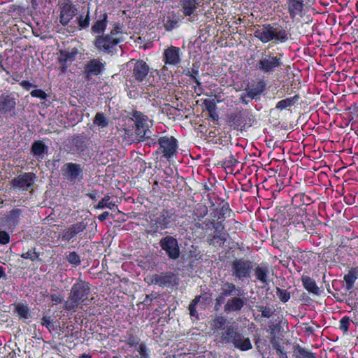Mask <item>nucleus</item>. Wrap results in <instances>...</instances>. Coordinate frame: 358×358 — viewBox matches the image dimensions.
<instances>
[{
  "label": "nucleus",
  "mask_w": 358,
  "mask_h": 358,
  "mask_svg": "<svg viewBox=\"0 0 358 358\" xmlns=\"http://www.w3.org/2000/svg\"><path fill=\"white\" fill-rule=\"evenodd\" d=\"M296 358H317L315 354L302 347H299L295 352Z\"/></svg>",
  "instance_id": "a18cd8bd"
},
{
  "label": "nucleus",
  "mask_w": 358,
  "mask_h": 358,
  "mask_svg": "<svg viewBox=\"0 0 358 358\" xmlns=\"http://www.w3.org/2000/svg\"><path fill=\"white\" fill-rule=\"evenodd\" d=\"M257 308V310L262 313V317L264 318H270L275 313V309L268 306H259Z\"/></svg>",
  "instance_id": "3c124183"
},
{
  "label": "nucleus",
  "mask_w": 358,
  "mask_h": 358,
  "mask_svg": "<svg viewBox=\"0 0 358 358\" xmlns=\"http://www.w3.org/2000/svg\"><path fill=\"white\" fill-rule=\"evenodd\" d=\"M301 280L304 289L309 293H312L315 295H318L320 294L319 287L314 279L311 278L308 275H303Z\"/></svg>",
  "instance_id": "473e14b6"
},
{
  "label": "nucleus",
  "mask_w": 358,
  "mask_h": 358,
  "mask_svg": "<svg viewBox=\"0 0 358 358\" xmlns=\"http://www.w3.org/2000/svg\"><path fill=\"white\" fill-rule=\"evenodd\" d=\"M301 96L299 94H296L293 96L287 97L286 99H282L277 102L275 104V109L279 110H283L285 109H289V108L294 106L299 99Z\"/></svg>",
  "instance_id": "7c9ffc66"
},
{
  "label": "nucleus",
  "mask_w": 358,
  "mask_h": 358,
  "mask_svg": "<svg viewBox=\"0 0 358 358\" xmlns=\"http://www.w3.org/2000/svg\"><path fill=\"white\" fill-rule=\"evenodd\" d=\"M348 305L352 307V310L355 311L354 314L358 313V291L355 293V298L350 299Z\"/></svg>",
  "instance_id": "bf43d9fd"
},
{
  "label": "nucleus",
  "mask_w": 358,
  "mask_h": 358,
  "mask_svg": "<svg viewBox=\"0 0 358 358\" xmlns=\"http://www.w3.org/2000/svg\"><path fill=\"white\" fill-rule=\"evenodd\" d=\"M131 121L133 122L131 127H129L124 129V134H122V137L127 143L131 144L150 137L151 134L149 129L150 121L147 117L140 112L134 111Z\"/></svg>",
  "instance_id": "f03ea898"
},
{
  "label": "nucleus",
  "mask_w": 358,
  "mask_h": 358,
  "mask_svg": "<svg viewBox=\"0 0 358 358\" xmlns=\"http://www.w3.org/2000/svg\"><path fill=\"white\" fill-rule=\"evenodd\" d=\"M61 170L64 178L71 182L76 183L83 180V167L79 164L67 162L62 166Z\"/></svg>",
  "instance_id": "9d476101"
},
{
  "label": "nucleus",
  "mask_w": 358,
  "mask_h": 358,
  "mask_svg": "<svg viewBox=\"0 0 358 358\" xmlns=\"http://www.w3.org/2000/svg\"><path fill=\"white\" fill-rule=\"evenodd\" d=\"M351 320L348 316H343L339 321V329L346 334L349 330Z\"/></svg>",
  "instance_id": "5fc2aeb1"
},
{
  "label": "nucleus",
  "mask_w": 358,
  "mask_h": 358,
  "mask_svg": "<svg viewBox=\"0 0 358 358\" xmlns=\"http://www.w3.org/2000/svg\"><path fill=\"white\" fill-rule=\"evenodd\" d=\"M160 13L163 15L162 21L166 31H171L178 27V22L176 17L173 10H170L169 13Z\"/></svg>",
  "instance_id": "c85d7f7f"
},
{
  "label": "nucleus",
  "mask_w": 358,
  "mask_h": 358,
  "mask_svg": "<svg viewBox=\"0 0 358 358\" xmlns=\"http://www.w3.org/2000/svg\"><path fill=\"white\" fill-rule=\"evenodd\" d=\"M78 50L75 48L71 50H61L60 55L59 57V69L62 72H65L68 66L74 61Z\"/></svg>",
  "instance_id": "4be33fe9"
},
{
  "label": "nucleus",
  "mask_w": 358,
  "mask_h": 358,
  "mask_svg": "<svg viewBox=\"0 0 358 358\" xmlns=\"http://www.w3.org/2000/svg\"><path fill=\"white\" fill-rule=\"evenodd\" d=\"M59 22L63 25H67L77 14L78 8L71 1H64L59 4Z\"/></svg>",
  "instance_id": "f8f14e48"
},
{
  "label": "nucleus",
  "mask_w": 358,
  "mask_h": 358,
  "mask_svg": "<svg viewBox=\"0 0 358 358\" xmlns=\"http://www.w3.org/2000/svg\"><path fill=\"white\" fill-rule=\"evenodd\" d=\"M36 176L33 173H24L19 175L12 180L11 184L13 188L27 191L34 183Z\"/></svg>",
  "instance_id": "2eb2a0df"
},
{
  "label": "nucleus",
  "mask_w": 358,
  "mask_h": 358,
  "mask_svg": "<svg viewBox=\"0 0 358 358\" xmlns=\"http://www.w3.org/2000/svg\"><path fill=\"white\" fill-rule=\"evenodd\" d=\"M159 245L170 259L175 260L179 257L180 253V247L178 241L176 238L171 236H166L160 240Z\"/></svg>",
  "instance_id": "9b49d317"
},
{
  "label": "nucleus",
  "mask_w": 358,
  "mask_h": 358,
  "mask_svg": "<svg viewBox=\"0 0 358 358\" xmlns=\"http://www.w3.org/2000/svg\"><path fill=\"white\" fill-rule=\"evenodd\" d=\"M303 198H305L304 193L296 194L292 199V205L294 206V208H299L301 206L305 205Z\"/></svg>",
  "instance_id": "603ef678"
},
{
  "label": "nucleus",
  "mask_w": 358,
  "mask_h": 358,
  "mask_svg": "<svg viewBox=\"0 0 358 358\" xmlns=\"http://www.w3.org/2000/svg\"><path fill=\"white\" fill-rule=\"evenodd\" d=\"M16 99L11 94H2L0 96V114L6 115L10 114L15 115V109L16 106Z\"/></svg>",
  "instance_id": "dca6fc26"
},
{
  "label": "nucleus",
  "mask_w": 358,
  "mask_h": 358,
  "mask_svg": "<svg viewBox=\"0 0 358 358\" xmlns=\"http://www.w3.org/2000/svg\"><path fill=\"white\" fill-rule=\"evenodd\" d=\"M176 282V277L171 273H162L158 275V285L163 287L173 286Z\"/></svg>",
  "instance_id": "4c0bfd02"
},
{
  "label": "nucleus",
  "mask_w": 358,
  "mask_h": 358,
  "mask_svg": "<svg viewBox=\"0 0 358 358\" xmlns=\"http://www.w3.org/2000/svg\"><path fill=\"white\" fill-rule=\"evenodd\" d=\"M77 20L80 30L87 28L90 25V10H87L85 16L82 15H79V17H77Z\"/></svg>",
  "instance_id": "09e8293b"
},
{
  "label": "nucleus",
  "mask_w": 358,
  "mask_h": 358,
  "mask_svg": "<svg viewBox=\"0 0 358 358\" xmlns=\"http://www.w3.org/2000/svg\"><path fill=\"white\" fill-rule=\"evenodd\" d=\"M178 141L171 134L158 126V155L162 160L173 161L178 153Z\"/></svg>",
  "instance_id": "7ed1b4c3"
},
{
  "label": "nucleus",
  "mask_w": 358,
  "mask_h": 358,
  "mask_svg": "<svg viewBox=\"0 0 358 358\" xmlns=\"http://www.w3.org/2000/svg\"><path fill=\"white\" fill-rule=\"evenodd\" d=\"M238 334L239 331L236 328L231 325H229L224 330L219 334L220 342L226 344H233L234 342V341Z\"/></svg>",
  "instance_id": "a878e982"
},
{
  "label": "nucleus",
  "mask_w": 358,
  "mask_h": 358,
  "mask_svg": "<svg viewBox=\"0 0 358 358\" xmlns=\"http://www.w3.org/2000/svg\"><path fill=\"white\" fill-rule=\"evenodd\" d=\"M31 95L33 97L40 98L41 99H46V94L42 90H34L31 92Z\"/></svg>",
  "instance_id": "e2e57ef3"
},
{
  "label": "nucleus",
  "mask_w": 358,
  "mask_h": 358,
  "mask_svg": "<svg viewBox=\"0 0 358 358\" xmlns=\"http://www.w3.org/2000/svg\"><path fill=\"white\" fill-rule=\"evenodd\" d=\"M175 2L173 0H158V8H160V13H169L173 10Z\"/></svg>",
  "instance_id": "79ce46f5"
},
{
  "label": "nucleus",
  "mask_w": 358,
  "mask_h": 358,
  "mask_svg": "<svg viewBox=\"0 0 358 358\" xmlns=\"http://www.w3.org/2000/svg\"><path fill=\"white\" fill-rule=\"evenodd\" d=\"M22 213V210L20 208H14L8 213L6 222L10 228L15 227L19 223Z\"/></svg>",
  "instance_id": "f704fd0d"
},
{
  "label": "nucleus",
  "mask_w": 358,
  "mask_h": 358,
  "mask_svg": "<svg viewBox=\"0 0 358 358\" xmlns=\"http://www.w3.org/2000/svg\"><path fill=\"white\" fill-rule=\"evenodd\" d=\"M86 227L87 224L83 222H80L72 224L70 227L63 231L62 240L69 241L78 234L83 232L86 229Z\"/></svg>",
  "instance_id": "5701e85b"
},
{
  "label": "nucleus",
  "mask_w": 358,
  "mask_h": 358,
  "mask_svg": "<svg viewBox=\"0 0 358 358\" xmlns=\"http://www.w3.org/2000/svg\"><path fill=\"white\" fill-rule=\"evenodd\" d=\"M245 305V300L241 296H235L228 299L224 306V310L226 313H233L240 311Z\"/></svg>",
  "instance_id": "b1692460"
},
{
  "label": "nucleus",
  "mask_w": 358,
  "mask_h": 358,
  "mask_svg": "<svg viewBox=\"0 0 358 358\" xmlns=\"http://www.w3.org/2000/svg\"><path fill=\"white\" fill-rule=\"evenodd\" d=\"M90 287L89 283L80 280L71 287L64 308L69 311H76L80 305L84 304L88 299Z\"/></svg>",
  "instance_id": "39448f33"
},
{
  "label": "nucleus",
  "mask_w": 358,
  "mask_h": 358,
  "mask_svg": "<svg viewBox=\"0 0 358 358\" xmlns=\"http://www.w3.org/2000/svg\"><path fill=\"white\" fill-rule=\"evenodd\" d=\"M50 299L53 305H57L62 303L63 296L61 294H53L50 295Z\"/></svg>",
  "instance_id": "0e129e2a"
},
{
  "label": "nucleus",
  "mask_w": 358,
  "mask_h": 358,
  "mask_svg": "<svg viewBox=\"0 0 358 358\" xmlns=\"http://www.w3.org/2000/svg\"><path fill=\"white\" fill-rule=\"evenodd\" d=\"M269 270L266 266L262 264L257 266L255 269V275L257 280L266 284L268 280Z\"/></svg>",
  "instance_id": "c9c22d12"
},
{
  "label": "nucleus",
  "mask_w": 358,
  "mask_h": 358,
  "mask_svg": "<svg viewBox=\"0 0 358 358\" xmlns=\"http://www.w3.org/2000/svg\"><path fill=\"white\" fill-rule=\"evenodd\" d=\"M94 124L100 128H105L108 125V120L103 113H98L94 119Z\"/></svg>",
  "instance_id": "c03bdc74"
},
{
  "label": "nucleus",
  "mask_w": 358,
  "mask_h": 358,
  "mask_svg": "<svg viewBox=\"0 0 358 358\" xmlns=\"http://www.w3.org/2000/svg\"><path fill=\"white\" fill-rule=\"evenodd\" d=\"M176 215L173 210H164L161 212L160 216L158 217V224L162 229H166L176 219Z\"/></svg>",
  "instance_id": "cd10ccee"
},
{
  "label": "nucleus",
  "mask_w": 358,
  "mask_h": 358,
  "mask_svg": "<svg viewBox=\"0 0 358 358\" xmlns=\"http://www.w3.org/2000/svg\"><path fill=\"white\" fill-rule=\"evenodd\" d=\"M121 32L120 28L119 27H115L113 29L110 31L109 34L106 36H111V38H120L117 37V35Z\"/></svg>",
  "instance_id": "69168bd1"
},
{
  "label": "nucleus",
  "mask_w": 358,
  "mask_h": 358,
  "mask_svg": "<svg viewBox=\"0 0 358 358\" xmlns=\"http://www.w3.org/2000/svg\"><path fill=\"white\" fill-rule=\"evenodd\" d=\"M231 212L232 210L229 207V203L223 200L222 204L214 208L210 215L214 219L217 220H224L227 217H230Z\"/></svg>",
  "instance_id": "393cba45"
},
{
  "label": "nucleus",
  "mask_w": 358,
  "mask_h": 358,
  "mask_svg": "<svg viewBox=\"0 0 358 358\" xmlns=\"http://www.w3.org/2000/svg\"><path fill=\"white\" fill-rule=\"evenodd\" d=\"M212 224L213 228L215 229V234H209L207 238V242L210 245L215 247H222L227 241V234L223 231L224 226L222 221L215 222L213 219L212 221H208Z\"/></svg>",
  "instance_id": "1a4fd4ad"
},
{
  "label": "nucleus",
  "mask_w": 358,
  "mask_h": 358,
  "mask_svg": "<svg viewBox=\"0 0 358 358\" xmlns=\"http://www.w3.org/2000/svg\"><path fill=\"white\" fill-rule=\"evenodd\" d=\"M68 262L75 266H79L81 263L80 257L76 252H71L66 256Z\"/></svg>",
  "instance_id": "864d4df0"
},
{
  "label": "nucleus",
  "mask_w": 358,
  "mask_h": 358,
  "mask_svg": "<svg viewBox=\"0 0 358 358\" xmlns=\"http://www.w3.org/2000/svg\"><path fill=\"white\" fill-rule=\"evenodd\" d=\"M10 242V236L5 231H0V244L6 245Z\"/></svg>",
  "instance_id": "680f3d73"
},
{
  "label": "nucleus",
  "mask_w": 358,
  "mask_h": 358,
  "mask_svg": "<svg viewBox=\"0 0 358 358\" xmlns=\"http://www.w3.org/2000/svg\"><path fill=\"white\" fill-rule=\"evenodd\" d=\"M15 311L17 315L24 318L28 319L30 317L29 309L27 306L24 304H17L15 306Z\"/></svg>",
  "instance_id": "de8ad7c7"
},
{
  "label": "nucleus",
  "mask_w": 358,
  "mask_h": 358,
  "mask_svg": "<svg viewBox=\"0 0 358 358\" xmlns=\"http://www.w3.org/2000/svg\"><path fill=\"white\" fill-rule=\"evenodd\" d=\"M48 148L41 141L34 142L31 152L37 159H43L47 153Z\"/></svg>",
  "instance_id": "72a5a7b5"
},
{
  "label": "nucleus",
  "mask_w": 358,
  "mask_h": 358,
  "mask_svg": "<svg viewBox=\"0 0 358 358\" xmlns=\"http://www.w3.org/2000/svg\"><path fill=\"white\" fill-rule=\"evenodd\" d=\"M266 83L264 80H259L256 84L248 83L245 88V96H248L251 100L257 99L266 89Z\"/></svg>",
  "instance_id": "aec40b11"
},
{
  "label": "nucleus",
  "mask_w": 358,
  "mask_h": 358,
  "mask_svg": "<svg viewBox=\"0 0 358 358\" xmlns=\"http://www.w3.org/2000/svg\"><path fill=\"white\" fill-rule=\"evenodd\" d=\"M120 41V38H111V36H99L95 39L94 45L98 50L111 54Z\"/></svg>",
  "instance_id": "4468645a"
},
{
  "label": "nucleus",
  "mask_w": 358,
  "mask_h": 358,
  "mask_svg": "<svg viewBox=\"0 0 358 358\" xmlns=\"http://www.w3.org/2000/svg\"><path fill=\"white\" fill-rule=\"evenodd\" d=\"M21 257L24 259H29L31 262L41 260L39 259V253L36 251V248L29 250L27 252L22 253Z\"/></svg>",
  "instance_id": "8fccbe9b"
},
{
  "label": "nucleus",
  "mask_w": 358,
  "mask_h": 358,
  "mask_svg": "<svg viewBox=\"0 0 358 358\" xmlns=\"http://www.w3.org/2000/svg\"><path fill=\"white\" fill-rule=\"evenodd\" d=\"M228 324L229 322L227 318L222 315H217L211 320L210 328L214 334L217 333L219 334L220 331H223L227 328Z\"/></svg>",
  "instance_id": "2f4dec72"
},
{
  "label": "nucleus",
  "mask_w": 358,
  "mask_h": 358,
  "mask_svg": "<svg viewBox=\"0 0 358 358\" xmlns=\"http://www.w3.org/2000/svg\"><path fill=\"white\" fill-rule=\"evenodd\" d=\"M282 7L287 10L292 22L300 23L306 14V7L303 0H285Z\"/></svg>",
  "instance_id": "0eeeda50"
},
{
  "label": "nucleus",
  "mask_w": 358,
  "mask_h": 358,
  "mask_svg": "<svg viewBox=\"0 0 358 358\" xmlns=\"http://www.w3.org/2000/svg\"><path fill=\"white\" fill-rule=\"evenodd\" d=\"M243 295V289L242 287L236 286L234 283L224 281L222 282L220 287V294L218 299H216V304L220 305L219 302L220 300H224L227 297H234L235 296H242Z\"/></svg>",
  "instance_id": "ddd939ff"
},
{
  "label": "nucleus",
  "mask_w": 358,
  "mask_h": 358,
  "mask_svg": "<svg viewBox=\"0 0 358 358\" xmlns=\"http://www.w3.org/2000/svg\"><path fill=\"white\" fill-rule=\"evenodd\" d=\"M20 85L27 90H29L34 85L29 81L22 80Z\"/></svg>",
  "instance_id": "774afa93"
},
{
  "label": "nucleus",
  "mask_w": 358,
  "mask_h": 358,
  "mask_svg": "<svg viewBox=\"0 0 358 358\" xmlns=\"http://www.w3.org/2000/svg\"><path fill=\"white\" fill-rule=\"evenodd\" d=\"M205 109L208 111L209 113H215L216 110V105L213 100L205 99L203 101Z\"/></svg>",
  "instance_id": "4d7b16f0"
},
{
  "label": "nucleus",
  "mask_w": 358,
  "mask_h": 358,
  "mask_svg": "<svg viewBox=\"0 0 358 358\" xmlns=\"http://www.w3.org/2000/svg\"><path fill=\"white\" fill-rule=\"evenodd\" d=\"M252 121H253L252 115L248 109L239 110L228 117L229 124L234 130L243 131L247 124L252 125Z\"/></svg>",
  "instance_id": "423d86ee"
},
{
  "label": "nucleus",
  "mask_w": 358,
  "mask_h": 358,
  "mask_svg": "<svg viewBox=\"0 0 358 358\" xmlns=\"http://www.w3.org/2000/svg\"><path fill=\"white\" fill-rule=\"evenodd\" d=\"M232 275L238 280L250 278L252 262L249 259H235L231 262Z\"/></svg>",
  "instance_id": "6e6552de"
},
{
  "label": "nucleus",
  "mask_w": 358,
  "mask_h": 358,
  "mask_svg": "<svg viewBox=\"0 0 358 358\" xmlns=\"http://www.w3.org/2000/svg\"><path fill=\"white\" fill-rule=\"evenodd\" d=\"M222 167L225 169H230L233 171L234 168L237 165L238 161L230 154L229 156L226 157L223 161L221 162Z\"/></svg>",
  "instance_id": "37998d69"
},
{
  "label": "nucleus",
  "mask_w": 358,
  "mask_h": 358,
  "mask_svg": "<svg viewBox=\"0 0 358 358\" xmlns=\"http://www.w3.org/2000/svg\"><path fill=\"white\" fill-rule=\"evenodd\" d=\"M41 324L49 330V331H51L52 329H55L50 316H43L41 319Z\"/></svg>",
  "instance_id": "13d9d810"
},
{
  "label": "nucleus",
  "mask_w": 358,
  "mask_h": 358,
  "mask_svg": "<svg viewBox=\"0 0 358 358\" xmlns=\"http://www.w3.org/2000/svg\"><path fill=\"white\" fill-rule=\"evenodd\" d=\"M208 213L207 207L205 205L198 203L193 210V219L201 221Z\"/></svg>",
  "instance_id": "58836bf2"
},
{
  "label": "nucleus",
  "mask_w": 358,
  "mask_h": 358,
  "mask_svg": "<svg viewBox=\"0 0 358 358\" xmlns=\"http://www.w3.org/2000/svg\"><path fill=\"white\" fill-rule=\"evenodd\" d=\"M358 279V265L350 267L348 273L344 275L343 280L345 282V289L348 291L351 290L354 286L356 280Z\"/></svg>",
  "instance_id": "bb28decb"
},
{
  "label": "nucleus",
  "mask_w": 358,
  "mask_h": 358,
  "mask_svg": "<svg viewBox=\"0 0 358 358\" xmlns=\"http://www.w3.org/2000/svg\"><path fill=\"white\" fill-rule=\"evenodd\" d=\"M163 61L167 65H178L180 62V48L171 45L166 49L163 53Z\"/></svg>",
  "instance_id": "412c9836"
},
{
  "label": "nucleus",
  "mask_w": 358,
  "mask_h": 358,
  "mask_svg": "<svg viewBox=\"0 0 358 358\" xmlns=\"http://www.w3.org/2000/svg\"><path fill=\"white\" fill-rule=\"evenodd\" d=\"M275 292L278 298L282 303H287L291 298V294L287 289L276 287Z\"/></svg>",
  "instance_id": "49530a36"
},
{
  "label": "nucleus",
  "mask_w": 358,
  "mask_h": 358,
  "mask_svg": "<svg viewBox=\"0 0 358 358\" xmlns=\"http://www.w3.org/2000/svg\"><path fill=\"white\" fill-rule=\"evenodd\" d=\"M303 325L304 326V332L308 335L313 334L315 329L313 327L310 326L308 323H303Z\"/></svg>",
  "instance_id": "338daca9"
},
{
  "label": "nucleus",
  "mask_w": 358,
  "mask_h": 358,
  "mask_svg": "<svg viewBox=\"0 0 358 358\" xmlns=\"http://www.w3.org/2000/svg\"><path fill=\"white\" fill-rule=\"evenodd\" d=\"M137 351L138 352L141 358H150L149 354L147 352L146 346L144 344H139Z\"/></svg>",
  "instance_id": "052dcab7"
},
{
  "label": "nucleus",
  "mask_w": 358,
  "mask_h": 358,
  "mask_svg": "<svg viewBox=\"0 0 358 358\" xmlns=\"http://www.w3.org/2000/svg\"><path fill=\"white\" fill-rule=\"evenodd\" d=\"M108 23L107 15L106 13L100 16V18L92 25V31L94 34H103Z\"/></svg>",
  "instance_id": "e433bc0d"
},
{
  "label": "nucleus",
  "mask_w": 358,
  "mask_h": 358,
  "mask_svg": "<svg viewBox=\"0 0 358 358\" xmlns=\"http://www.w3.org/2000/svg\"><path fill=\"white\" fill-rule=\"evenodd\" d=\"M271 343L273 349L276 350L278 355H282L285 357H287L286 351L284 350V348L281 346L278 341L273 338L271 341Z\"/></svg>",
  "instance_id": "6e6d98bb"
},
{
  "label": "nucleus",
  "mask_w": 358,
  "mask_h": 358,
  "mask_svg": "<svg viewBox=\"0 0 358 358\" xmlns=\"http://www.w3.org/2000/svg\"><path fill=\"white\" fill-rule=\"evenodd\" d=\"M105 63L100 59H92L87 62L85 66V73L87 77L98 76L103 73Z\"/></svg>",
  "instance_id": "6ab92c4d"
},
{
  "label": "nucleus",
  "mask_w": 358,
  "mask_h": 358,
  "mask_svg": "<svg viewBox=\"0 0 358 358\" xmlns=\"http://www.w3.org/2000/svg\"><path fill=\"white\" fill-rule=\"evenodd\" d=\"M233 345L235 348L241 351H248L252 348V345L249 338H245L241 333L237 334L234 341Z\"/></svg>",
  "instance_id": "c756f323"
},
{
  "label": "nucleus",
  "mask_w": 358,
  "mask_h": 358,
  "mask_svg": "<svg viewBox=\"0 0 358 358\" xmlns=\"http://www.w3.org/2000/svg\"><path fill=\"white\" fill-rule=\"evenodd\" d=\"M183 73L190 78L191 83H195L196 85H201V82L199 78V70L198 68H193L191 70H184Z\"/></svg>",
  "instance_id": "a19ab883"
},
{
  "label": "nucleus",
  "mask_w": 358,
  "mask_h": 358,
  "mask_svg": "<svg viewBox=\"0 0 358 358\" xmlns=\"http://www.w3.org/2000/svg\"><path fill=\"white\" fill-rule=\"evenodd\" d=\"M180 10L185 16H189L192 22L197 21L196 9L199 7V0H180Z\"/></svg>",
  "instance_id": "f3484780"
},
{
  "label": "nucleus",
  "mask_w": 358,
  "mask_h": 358,
  "mask_svg": "<svg viewBox=\"0 0 358 358\" xmlns=\"http://www.w3.org/2000/svg\"><path fill=\"white\" fill-rule=\"evenodd\" d=\"M110 196L107 194L104 197H103L97 203L96 206V209H103V208H108L110 210L114 209V208L116 206V204L115 202L110 201Z\"/></svg>",
  "instance_id": "ea45409f"
},
{
  "label": "nucleus",
  "mask_w": 358,
  "mask_h": 358,
  "mask_svg": "<svg viewBox=\"0 0 358 358\" xmlns=\"http://www.w3.org/2000/svg\"><path fill=\"white\" fill-rule=\"evenodd\" d=\"M254 36L264 44L269 42L282 44L289 39L291 34L286 27L273 22L258 25L254 31Z\"/></svg>",
  "instance_id": "f257e3e1"
},
{
  "label": "nucleus",
  "mask_w": 358,
  "mask_h": 358,
  "mask_svg": "<svg viewBox=\"0 0 358 358\" xmlns=\"http://www.w3.org/2000/svg\"><path fill=\"white\" fill-rule=\"evenodd\" d=\"M149 70V66L145 62L138 60L134 66L131 78L138 83L143 82L148 76Z\"/></svg>",
  "instance_id": "a211bd4d"
},
{
  "label": "nucleus",
  "mask_w": 358,
  "mask_h": 358,
  "mask_svg": "<svg viewBox=\"0 0 358 358\" xmlns=\"http://www.w3.org/2000/svg\"><path fill=\"white\" fill-rule=\"evenodd\" d=\"M284 54L264 50L258 60L256 68L264 74H272L282 69Z\"/></svg>",
  "instance_id": "20e7f679"
}]
</instances>
